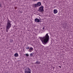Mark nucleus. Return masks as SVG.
Listing matches in <instances>:
<instances>
[{
	"label": "nucleus",
	"instance_id": "obj_17",
	"mask_svg": "<svg viewBox=\"0 0 73 73\" xmlns=\"http://www.w3.org/2000/svg\"><path fill=\"white\" fill-rule=\"evenodd\" d=\"M0 7H1V2H0Z\"/></svg>",
	"mask_w": 73,
	"mask_h": 73
},
{
	"label": "nucleus",
	"instance_id": "obj_5",
	"mask_svg": "<svg viewBox=\"0 0 73 73\" xmlns=\"http://www.w3.org/2000/svg\"><path fill=\"white\" fill-rule=\"evenodd\" d=\"M35 21L36 23H39L40 22H41L40 19H38V18H36L35 19Z\"/></svg>",
	"mask_w": 73,
	"mask_h": 73
},
{
	"label": "nucleus",
	"instance_id": "obj_7",
	"mask_svg": "<svg viewBox=\"0 0 73 73\" xmlns=\"http://www.w3.org/2000/svg\"><path fill=\"white\" fill-rule=\"evenodd\" d=\"M58 12V11H57V9H54V13H55V14L57 13V12Z\"/></svg>",
	"mask_w": 73,
	"mask_h": 73
},
{
	"label": "nucleus",
	"instance_id": "obj_12",
	"mask_svg": "<svg viewBox=\"0 0 73 73\" xmlns=\"http://www.w3.org/2000/svg\"><path fill=\"white\" fill-rule=\"evenodd\" d=\"M35 64H40V62H38V61H37L36 62Z\"/></svg>",
	"mask_w": 73,
	"mask_h": 73
},
{
	"label": "nucleus",
	"instance_id": "obj_19",
	"mask_svg": "<svg viewBox=\"0 0 73 73\" xmlns=\"http://www.w3.org/2000/svg\"><path fill=\"white\" fill-rule=\"evenodd\" d=\"M15 9H17V7H15Z\"/></svg>",
	"mask_w": 73,
	"mask_h": 73
},
{
	"label": "nucleus",
	"instance_id": "obj_15",
	"mask_svg": "<svg viewBox=\"0 0 73 73\" xmlns=\"http://www.w3.org/2000/svg\"><path fill=\"white\" fill-rule=\"evenodd\" d=\"M42 29H43V30H45V27L44 26L42 27Z\"/></svg>",
	"mask_w": 73,
	"mask_h": 73
},
{
	"label": "nucleus",
	"instance_id": "obj_3",
	"mask_svg": "<svg viewBox=\"0 0 73 73\" xmlns=\"http://www.w3.org/2000/svg\"><path fill=\"white\" fill-rule=\"evenodd\" d=\"M25 73H31V70L29 68L27 67L25 69Z\"/></svg>",
	"mask_w": 73,
	"mask_h": 73
},
{
	"label": "nucleus",
	"instance_id": "obj_21",
	"mask_svg": "<svg viewBox=\"0 0 73 73\" xmlns=\"http://www.w3.org/2000/svg\"><path fill=\"white\" fill-rule=\"evenodd\" d=\"M35 1H37V0H34Z\"/></svg>",
	"mask_w": 73,
	"mask_h": 73
},
{
	"label": "nucleus",
	"instance_id": "obj_6",
	"mask_svg": "<svg viewBox=\"0 0 73 73\" xmlns=\"http://www.w3.org/2000/svg\"><path fill=\"white\" fill-rule=\"evenodd\" d=\"M33 49V48L32 47H30V49H29V52H32Z\"/></svg>",
	"mask_w": 73,
	"mask_h": 73
},
{
	"label": "nucleus",
	"instance_id": "obj_8",
	"mask_svg": "<svg viewBox=\"0 0 73 73\" xmlns=\"http://www.w3.org/2000/svg\"><path fill=\"white\" fill-rule=\"evenodd\" d=\"M38 6H39L38 5V4L37 3L34 5V7H38Z\"/></svg>",
	"mask_w": 73,
	"mask_h": 73
},
{
	"label": "nucleus",
	"instance_id": "obj_2",
	"mask_svg": "<svg viewBox=\"0 0 73 73\" xmlns=\"http://www.w3.org/2000/svg\"><path fill=\"white\" fill-rule=\"evenodd\" d=\"M12 21H10L9 19H8L7 21V22L6 25V32H8V30L9 29V28L11 27L12 24L11 22Z\"/></svg>",
	"mask_w": 73,
	"mask_h": 73
},
{
	"label": "nucleus",
	"instance_id": "obj_9",
	"mask_svg": "<svg viewBox=\"0 0 73 73\" xmlns=\"http://www.w3.org/2000/svg\"><path fill=\"white\" fill-rule=\"evenodd\" d=\"M14 56L15 57H18V56H19V55L17 53H16L14 54Z\"/></svg>",
	"mask_w": 73,
	"mask_h": 73
},
{
	"label": "nucleus",
	"instance_id": "obj_14",
	"mask_svg": "<svg viewBox=\"0 0 73 73\" xmlns=\"http://www.w3.org/2000/svg\"><path fill=\"white\" fill-rule=\"evenodd\" d=\"M10 42H13V40L12 39H11L10 40Z\"/></svg>",
	"mask_w": 73,
	"mask_h": 73
},
{
	"label": "nucleus",
	"instance_id": "obj_1",
	"mask_svg": "<svg viewBox=\"0 0 73 73\" xmlns=\"http://www.w3.org/2000/svg\"><path fill=\"white\" fill-rule=\"evenodd\" d=\"M39 38L43 44L44 45H46L47 43H48L49 40V36L48 33H47L45 36L43 37H39Z\"/></svg>",
	"mask_w": 73,
	"mask_h": 73
},
{
	"label": "nucleus",
	"instance_id": "obj_22",
	"mask_svg": "<svg viewBox=\"0 0 73 73\" xmlns=\"http://www.w3.org/2000/svg\"><path fill=\"white\" fill-rule=\"evenodd\" d=\"M33 1H34V0H33Z\"/></svg>",
	"mask_w": 73,
	"mask_h": 73
},
{
	"label": "nucleus",
	"instance_id": "obj_18",
	"mask_svg": "<svg viewBox=\"0 0 73 73\" xmlns=\"http://www.w3.org/2000/svg\"><path fill=\"white\" fill-rule=\"evenodd\" d=\"M19 12H20V13H22V11H19Z\"/></svg>",
	"mask_w": 73,
	"mask_h": 73
},
{
	"label": "nucleus",
	"instance_id": "obj_16",
	"mask_svg": "<svg viewBox=\"0 0 73 73\" xmlns=\"http://www.w3.org/2000/svg\"><path fill=\"white\" fill-rule=\"evenodd\" d=\"M26 56H29V54H26Z\"/></svg>",
	"mask_w": 73,
	"mask_h": 73
},
{
	"label": "nucleus",
	"instance_id": "obj_11",
	"mask_svg": "<svg viewBox=\"0 0 73 73\" xmlns=\"http://www.w3.org/2000/svg\"><path fill=\"white\" fill-rule=\"evenodd\" d=\"M38 6H40L41 5V2H39L38 3Z\"/></svg>",
	"mask_w": 73,
	"mask_h": 73
},
{
	"label": "nucleus",
	"instance_id": "obj_10",
	"mask_svg": "<svg viewBox=\"0 0 73 73\" xmlns=\"http://www.w3.org/2000/svg\"><path fill=\"white\" fill-rule=\"evenodd\" d=\"M33 54H34V52L31 53L30 54V56H31V57H33Z\"/></svg>",
	"mask_w": 73,
	"mask_h": 73
},
{
	"label": "nucleus",
	"instance_id": "obj_20",
	"mask_svg": "<svg viewBox=\"0 0 73 73\" xmlns=\"http://www.w3.org/2000/svg\"><path fill=\"white\" fill-rule=\"evenodd\" d=\"M59 67H60V68H61V66H59Z\"/></svg>",
	"mask_w": 73,
	"mask_h": 73
},
{
	"label": "nucleus",
	"instance_id": "obj_13",
	"mask_svg": "<svg viewBox=\"0 0 73 73\" xmlns=\"http://www.w3.org/2000/svg\"><path fill=\"white\" fill-rule=\"evenodd\" d=\"M26 49L28 50L29 49V46H27L26 47Z\"/></svg>",
	"mask_w": 73,
	"mask_h": 73
},
{
	"label": "nucleus",
	"instance_id": "obj_4",
	"mask_svg": "<svg viewBox=\"0 0 73 73\" xmlns=\"http://www.w3.org/2000/svg\"><path fill=\"white\" fill-rule=\"evenodd\" d=\"M39 12H44V7L42 6H41V7L39 8Z\"/></svg>",
	"mask_w": 73,
	"mask_h": 73
}]
</instances>
